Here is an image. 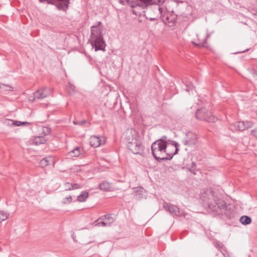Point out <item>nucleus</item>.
Listing matches in <instances>:
<instances>
[{
  "mask_svg": "<svg viewBox=\"0 0 257 257\" xmlns=\"http://www.w3.org/2000/svg\"><path fill=\"white\" fill-rule=\"evenodd\" d=\"M202 205L214 215H222L228 219L233 217L235 211L233 206L228 204L218 196V193L210 189L201 193L200 196Z\"/></svg>",
  "mask_w": 257,
  "mask_h": 257,
  "instance_id": "f257e3e1",
  "label": "nucleus"
},
{
  "mask_svg": "<svg viewBox=\"0 0 257 257\" xmlns=\"http://www.w3.org/2000/svg\"><path fill=\"white\" fill-rule=\"evenodd\" d=\"M101 23L98 22L97 25L91 27V36L89 41L92 46L95 48V51H105L106 46L102 34V28Z\"/></svg>",
  "mask_w": 257,
  "mask_h": 257,
  "instance_id": "f03ea898",
  "label": "nucleus"
},
{
  "mask_svg": "<svg viewBox=\"0 0 257 257\" xmlns=\"http://www.w3.org/2000/svg\"><path fill=\"white\" fill-rule=\"evenodd\" d=\"M167 142H154L151 146L152 153L155 159L159 162L170 160L172 159V155L167 153Z\"/></svg>",
  "mask_w": 257,
  "mask_h": 257,
  "instance_id": "7ed1b4c3",
  "label": "nucleus"
},
{
  "mask_svg": "<svg viewBox=\"0 0 257 257\" xmlns=\"http://www.w3.org/2000/svg\"><path fill=\"white\" fill-rule=\"evenodd\" d=\"M127 148L134 154H142L144 146L137 137L136 133L132 129L127 130L125 133Z\"/></svg>",
  "mask_w": 257,
  "mask_h": 257,
  "instance_id": "20e7f679",
  "label": "nucleus"
},
{
  "mask_svg": "<svg viewBox=\"0 0 257 257\" xmlns=\"http://www.w3.org/2000/svg\"><path fill=\"white\" fill-rule=\"evenodd\" d=\"M195 117L198 120L208 122H215L217 120V118L212 114L211 112L205 107L197 109Z\"/></svg>",
  "mask_w": 257,
  "mask_h": 257,
  "instance_id": "39448f33",
  "label": "nucleus"
},
{
  "mask_svg": "<svg viewBox=\"0 0 257 257\" xmlns=\"http://www.w3.org/2000/svg\"><path fill=\"white\" fill-rule=\"evenodd\" d=\"M126 1L131 7H138L142 9L152 4V0H126Z\"/></svg>",
  "mask_w": 257,
  "mask_h": 257,
  "instance_id": "423d86ee",
  "label": "nucleus"
},
{
  "mask_svg": "<svg viewBox=\"0 0 257 257\" xmlns=\"http://www.w3.org/2000/svg\"><path fill=\"white\" fill-rule=\"evenodd\" d=\"M163 206L166 211L169 212L173 216H181L180 209L177 206L171 204L167 202H164Z\"/></svg>",
  "mask_w": 257,
  "mask_h": 257,
  "instance_id": "0eeeda50",
  "label": "nucleus"
},
{
  "mask_svg": "<svg viewBox=\"0 0 257 257\" xmlns=\"http://www.w3.org/2000/svg\"><path fill=\"white\" fill-rule=\"evenodd\" d=\"M197 136L192 132H188L186 134L185 137L183 139L182 143L186 146H192L195 145L197 141Z\"/></svg>",
  "mask_w": 257,
  "mask_h": 257,
  "instance_id": "6e6552de",
  "label": "nucleus"
},
{
  "mask_svg": "<svg viewBox=\"0 0 257 257\" xmlns=\"http://www.w3.org/2000/svg\"><path fill=\"white\" fill-rule=\"evenodd\" d=\"M177 15L172 11L171 13H167L163 17V20L166 24L172 26L176 22Z\"/></svg>",
  "mask_w": 257,
  "mask_h": 257,
  "instance_id": "1a4fd4ad",
  "label": "nucleus"
},
{
  "mask_svg": "<svg viewBox=\"0 0 257 257\" xmlns=\"http://www.w3.org/2000/svg\"><path fill=\"white\" fill-rule=\"evenodd\" d=\"M106 141L105 138L98 137L97 136H92L90 139V144L92 147L96 148L99 147L101 145L105 144Z\"/></svg>",
  "mask_w": 257,
  "mask_h": 257,
  "instance_id": "9d476101",
  "label": "nucleus"
},
{
  "mask_svg": "<svg viewBox=\"0 0 257 257\" xmlns=\"http://www.w3.org/2000/svg\"><path fill=\"white\" fill-rule=\"evenodd\" d=\"M34 99H43L47 97L49 95V91L46 88H42L36 91L34 94Z\"/></svg>",
  "mask_w": 257,
  "mask_h": 257,
  "instance_id": "9b49d317",
  "label": "nucleus"
},
{
  "mask_svg": "<svg viewBox=\"0 0 257 257\" xmlns=\"http://www.w3.org/2000/svg\"><path fill=\"white\" fill-rule=\"evenodd\" d=\"M52 1H58L59 3L57 4V8L60 10L66 11L68 8L70 0H52Z\"/></svg>",
  "mask_w": 257,
  "mask_h": 257,
  "instance_id": "f8f14e48",
  "label": "nucleus"
},
{
  "mask_svg": "<svg viewBox=\"0 0 257 257\" xmlns=\"http://www.w3.org/2000/svg\"><path fill=\"white\" fill-rule=\"evenodd\" d=\"M244 121H237L233 123L230 124V129L233 131H244V127H243Z\"/></svg>",
  "mask_w": 257,
  "mask_h": 257,
  "instance_id": "ddd939ff",
  "label": "nucleus"
},
{
  "mask_svg": "<svg viewBox=\"0 0 257 257\" xmlns=\"http://www.w3.org/2000/svg\"><path fill=\"white\" fill-rule=\"evenodd\" d=\"M98 188L101 190L108 191H110L111 186L110 184L108 182L106 181H103L99 184Z\"/></svg>",
  "mask_w": 257,
  "mask_h": 257,
  "instance_id": "4468645a",
  "label": "nucleus"
},
{
  "mask_svg": "<svg viewBox=\"0 0 257 257\" xmlns=\"http://www.w3.org/2000/svg\"><path fill=\"white\" fill-rule=\"evenodd\" d=\"M52 161L53 159L51 157H46L40 161L39 165L41 167H45L47 166L50 165L51 162Z\"/></svg>",
  "mask_w": 257,
  "mask_h": 257,
  "instance_id": "2eb2a0df",
  "label": "nucleus"
},
{
  "mask_svg": "<svg viewBox=\"0 0 257 257\" xmlns=\"http://www.w3.org/2000/svg\"><path fill=\"white\" fill-rule=\"evenodd\" d=\"M82 151V150L80 147H76L70 151L69 154L72 157H78L81 154Z\"/></svg>",
  "mask_w": 257,
  "mask_h": 257,
  "instance_id": "dca6fc26",
  "label": "nucleus"
},
{
  "mask_svg": "<svg viewBox=\"0 0 257 257\" xmlns=\"http://www.w3.org/2000/svg\"><path fill=\"white\" fill-rule=\"evenodd\" d=\"M88 197V193L86 191H82L81 193L77 196V200L80 202H84Z\"/></svg>",
  "mask_w": 257,
  "mask_h": 257,
  "instance_id": "f3484780",
  "label": "nucleus"
},
{
  "mask_svg": "<svg viewBox=\"0 0 257 257\" xmlns=\"http://www.w3.org/2000/svg\"><path fill=\"white\" fill-rule=\"evenodd\" d=\"M46 140L43 137H36L33 140V143L37 145L43 144L45 143Z\"/></svg>",
  "mask_w": 257,
  "mask_h": 257,
  "instance_id": "a211bd4d",
  "label": "nucleus"
},
{
  "mask_svg": "<svg viewBox=\"0 0 257 257\" xmlns=\"http://www.w3.org/2000/svg\"><path fill=\"white\" fill-rule=\"evenodd\" d=\"M210 37V34H207L205 38L202 41H199L197 43H193L195 45L199 47H206L207 42L206 39Z\"/></svg>",
  "mask_w": 257,
  "mask_h": 257,
  "instance_id": "6ab92c4d",
  "label": "nucleus"
},
{
  "mask_svg": "<svg viewBox=\"0 0 257 257\" xmlns=\"http://www.w3.org/2000/svg\"><path fill=\"white\" fill-rule=\"evenodd\" d=\"M240 222L243 225H247L251 223V219L247 216H242L239 219Z\"/></svg>",
  "mask_w": 257,
  "mask_h": 257,
  "instance_id": "aec40b11",
  "label": "nucleus"
},
{
  "mask_svg": "<svg viewBox=\"0 0 257 257\" xmlns=\"http://www.w3.org/2000/svg\"><path fill=\"white\" fill-rule=\"evenodd\" d=\"M134 198L136 199L139 200L143 198V189L140 188L135 191L134 194Z\"/></svg>",
  "mask_w": 257,
  "mask_h": 257,
  "instance_id": "412c9836",
  "label": "nucleus"
},
{
  "mask_svg": "<svg viewBox=\"0 0 257 257\" xmlns=\"http://www.w3.org/2000/svg\"><path fill=\"white\" fill-rule=\"evenodd\" d=\"M9 215L7 212L0 210V222L7 219Z\"/></svg>",
  "mask_w": 257,
  "mask_h": 257,
  "instance_id": "4be33fe9",
  "label": "nucleus"
},
{
  "mask_svg": "<svg viewBox=\"0 0 257 257\" xmlns=\"http://www.w3.org/2000/svg\"><path fill=\"white\" fill-rule=\"evenodd\" d=\"M0 89L4 91H12L13 90V88L10 85L1 84H0Z\"/></svg>",
  "mask_w": 257,
  "mask_h": 257,
  "instance_id": "5701e85b",
  "label": "nucleus"
},
{
  "mask_svg": "<svg viewBox=\"0 0 257 257\" xmlns=\"http://www.w3.org/2000/svg\"><path fill=\"white\" fill-rule=\"evenodd\" d=\"M103 217H105V222L107 223L108 226H110V224L114 221V218L109 214L105 215Z\"/></svg>",
  "mask_w": 257,
  "mask_h": 257,
  "instance_id": "b1692460",
  "label": "nucleus"
},
{
  "mask_svg": "<svg viewBox=\"0 0 257 257\" xmlns=\"http://www.w3.org/2000/svg\"><path fill=\"white\" fill-rule=\"evenodd\" d=\"M101 218H99L98 219L95 221V225L98 226H108L107 223L105 221H99V220L101 219Z\"/></svg>",
  "mask_w": 257,
  "mask_h": 257,
  "instance_id": "393cba45",
  "label": "nucleus"
},
{
  "mask_svg": "<svg viewBox=\"0 0 257 257\" xmlns=\"http://www.w3.org/2000/svg\"><path fill=\"white\" fill-rule=\"evenodd\" d=\"M172 144L175 146V152H174L173 153H170V155H172V157H173L174 155L177 154L178 152V151H179V149H178V147H179V144L175 142V141H172Z\"/></svg>",
  "mask_w": 257,
  "mask_h": 257,
  "instance_id": "a878e982",
  "label": "nucleus"
},
{
  "mask_svg": "<svg viewBox=\"0 0 257 257\" xmlns=\"http://www.w3.org/2000/svg\"><path fill=\"white\" fill-rule=\"evenodd\" d=\"M253 124L251 121H244L243 127H244V130H247L249 128L252 127Z\"/></svg>",
  "mask_w": 257,
  "mask_h": 257,
  "instance_id": "bb28decb",
  "label": "nucleus"
},
{
  "mask_svg": "<svg viewBox=\"0 0 257 257\" xmlns=\"http://www.w3.org/2000/svg\"><path fill=\"white\" fill-rule=\"evenodd\" d=\"M72 199L71 196H69L63 199L62 203L64 204L70 203L72 202Z\"/></svg>",
  "mask_w": 257,
  "mask_h": 257,
  "instance_id": "cd10ccee",
  "label": "nucleus"
},
{
  "mask_svg": "<svg viewBox=\"0 0 257 257\" xmlns=\"http://www.w3.org/2000/svg\"><path fill=\"white\" fill-rule=\"evenodd\" d=\"M64 186L65 190H72V184L69 182H65L64 184Z\"/></svg>",
  "mask_w": 257,
  "mask_h": 257,
  "instance_id": "c85d7f7f",
  "label": "nucleus"
},
{
  "mask_svg": "<svg viewBox=\"0 0 257 257\" xmlns=\"http://www.w3.org/2000/svg\"><path fill=\"white\" fill-rule=\"evenodd\" d=\"M50 129L48 127H44L43 128V132L45 135H48L50 133Z\"/></svg>",
  "mask_w": 257,
  "mask_h": 257,
  "instance_id": "c756f323",
  "label": "nucleus"
},
{
  "mask_svg": "<svg viewBox=\"0 0 257 257\" xmlns=\"http://www.w3.org/2000/svg\"><path fill=\"white\" fill-rule=\"evenodd\" d=\"M75 90V86H74L73 84H71L70 83H69L68 85V91L70 93L74 91Z\"/></svg>",
  "mask_w": 257,
  "mask_h": 257,
  "instance_id": "7c9ffc66",
  "label": "nucleus"
},
{
  "mask_svg": "<svg viewBox=\"0 0 257 257\" xmlns=\"http://www.w3.org/2000/svg\"><path fill=\"white\" fill-rule=\"evenodd\" d=\"M223 244L219 241H216L215 243V246L216 248H217L218 249L222 248L223 247Z\"/></svg>",
  "mask_w": 257,
  "mask_h": 257,
  "instance_id": "2f4dec72",
  "label": "nucleus"
},
{
  "mask_svg": "<svg viewBox=\"0 0 257 257\" xmlns=\"http://www.w3.org/2000/svg\"><path fill=\"white\" fill-rule=\"evenodd\" d=\"M185 85H186L187 87L186 91L187 92H189L190 90H192L193 88H194V86L192 85V83L190 84L189 85L185 84Z\"/></svg>",
  "mask_w": 257,
  "mask_h": 257,
  "instance_id": "473e14b6",
  "label": "nucleus"
},
{
  "mask_svg": "<svg viewBox=\"0 0 257 257\" xmlns=\"http://www.w3.org/2000/svg\"><path fill=\"white\" fill-rule=\"evenodd\" d=\"M80 188H81V186L79 184L75 183V184H72V190L78 189Z\"/></svg>",
  "mask_w": 257,
  "mask_h": 257,
  "instance_id": "72a5a7b5",
  "label": "nucleus"
},
{
  "mask_svg": "<svg viewBox=\"0 0 257 257\" xmlns=\"http://www.w3.org/2000/svg\"><path fill=\"white\" fill-rule=\"evenodd\" d=\"M6 123L10 126L14 125V121L11 119L7 120Z\"/></svg>",
  "mask_w": 257,
  "mask_h": 257,
  "instance_id": "f704fd0d",
  "label": "nucleus"
},
{
  "mask_svg": "<svg viewBox=\"0 0 257 257\" xmlns=\"http://www.w3.org/2000/svg\"><path fill=\"white\" fill-rule=\"evenodd\" d=\"M251 74H252L253 77L254 79H257V73L255 70H251Z\"/></svg>",
  "mask_w": 257,
  "mask_h": 257,
  "instance_id": "c9c22d12",
  "label": "nucleus"
},
{
  "mask_svg": "<svg viewBox=\"0 0 257 257\" xmlns=\"http://www.w3.org/2000/svg\"><path fill=\"white\" fill-rule=\"evenodd\" d=\"M166 139H167V137L165 136H162L160 139L157 140V142L162 141V142H166Z\"/></svg>",
  "mask_w": 257,
  "mask_h": 257,
  "instance_id": "e433bc0d",
  "label": "nucleus"
},
{
  "mask_svg": "<svg viewBox=\"0 0 257 257\" xmlns=\"http://www.w3.org/2000/svg\"><path fill=\"white\" fill-rule=\"evenodd\" d=\"M251 134L253 136H257V128L252 130L251 132Z\"/></svg>",
  "mask_w": 257,
  "mask_h": 257,
  "instance_id": "4c0bfd02",
  "label": "nucleus"
},
{
  "mask_svg": "<svg viewBox=\"0 0 257 257\" xmlns=\"http://www.w3.org/2000/svg\"><path fill=\"white\" fill-rule=\"evenodd\" d=\"M21 125V121H14V125L20 126Z\"/></svg>",
  "mask_w": 257,
  "mask_h": 257,
  "instance_id": "58836bf2",
  "label": "nucleus"
},
{
  "mask_svg": "<svg viewBox=\"0 0 257 257\" xmlns=\"http://www.w3.org/2000/svg\"><path fill=\"white\" fill-rule=\"evenodd\" d=\"M30 124L31 123L27 122V121H23V122L21 121V125H22V124Z\"/></svg>",
  "mask_w": 257,
  "mask_h": 257,
  "instance_id": "ea45409f",
  "label": "nucleus"
},
{
  "mask_svg": "<svg viewBox=\"0 0 257 257\" xmlns=\"http://www.w3.org/2000/svg\"><path fill=\"white\" fill-rule=\"evenodd\" d=\"M85 121L84 120L80 121V122H79V124L83 125L85 123Z\"/></svg>",
  "mask_w": 257,
  "mask_h": 257,
  "instance_id": "a19ab883",
  "label": "nucleus"
},
{
  "mask_svg": "<svg viewBox=\"0 0 257 257\" xmlns=\"http://www.w3.org/2000/svg\"><path fill=\"white\" fill-rule=\"evenodd\" d=\"M165 0H159V3H163Z\"/></svg>",
  "mask_w": 257,
  "mask_h": 257,
  "instance_id": "79ce46f5",
  "label": "nucleus"
},
{
  "mask_svg": "<svg viewBox=\"0 0 257 257\" xmlns=\"http://www.w3.org/2000/svg\"><path fill=\"white\" fill-rule=\"evenodd\" d=\"M191 165H192V167H193L194 166H195L196 165V164L194 162H192Z\"/></svg>",
  "mask_w": 257,
  "mask_h": 257,
  "instance_id": "37998d69",
  "label": "nucleus"
},
{
  "mask_svg": "<svg viewBox=\"0 0 257 257\" xmlns=\"http://www.w3.org/2000/svg\"><path fill=\"white\" fill-rule=\"evenodd\" d=\"M73 123L75 124H79V122L78 121H74Z\"/></svg>",
  "mask_w": 257,
  "mask_h": 257,
  "instance_id": "c03bdc74",
  "label": "nucleus"
},
{
  "mask_svg": "<svg viewBox=\"0 0 257 257\" xmlns=\"http://www.w3.org/2000/svg\"><path fill=\"white\" fill-rule=\"evenodd\" d=\"M156 19L155 18H151L150 19V21H154V20H155Z\"/></svg>",
  "mask_w": 257,
  "mask_h": 257,
  "instance_id": "a18cd8bd",
  "label": "nucleus"
},
{
  "mask_svg": "<svg viewBox=\"0 0 257 257\" xmlns=\"http://www.w3.org/2000/svg\"><path fill=\"white\" fill-rule=\"evenodd\" d=\"M35 99H34V97L32 99H30V100L31 101H33Z\"/></svg>",
  "mask_w": 257,
  "mask_h": 257,
  "instance_id": "49530a36",
  "label": "nucleus"
},
{
  "mask_svg": "<svg viewBox=\"0 0 257 257\" xmlns=\"http://www.w3.org/2000/svg\"><path fill=\"white\" fill-rule=\"evenodd\" d=\"M176 3H177V0H174Z\"/></svg>",
  "mask_w": 257,
  "mask_h": 257,
  "instance_id": "de8ad7c7",
  "label": "nucleus"
},
{
  "mask_svg": "<svg viewBox=\"0 0 257 257\" xmlns=\"http://www.w3.org/2000/svg\"><path fill=\"white\" fill-rule=\"evenodd\" d=\"M133 13V14H136L135 11H134Z\"/></svg>",
  "mask_w": 257,
  "mask_h": 257,
  "instance_id": "09e8293b",
  "label": "nucleus"
},
{
  "mask_svg": "<svg viewBox=\"0 0 257 257\" xmlns=\"http://www.w3.org/2000/svg\"><path fill=\"white\" fill-rule=\"evenodd\" d=\"M161 8H159V11H161Z\"/></svg>",
  "mask_w": 257,
  "mask_h": 257,
  "instance_id": "8fccbe9b",
  "label": "nucleus"
}]
</instances>
